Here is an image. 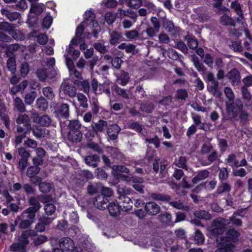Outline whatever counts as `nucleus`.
<instances>
[{
    "label": "nucleus",
    "mask_w": 252,
    "mask_h": 252,
    "mask_svg": "<svg viewBox=\"0 0 252 252\" xmlns=\"http://www.w3.org/2000/svg\"><path fill=\"white\" fill-rule=\"evenodd\" d=\"M36 107L38 109L44 110L47 108V103L43 97L38 98L36 101Z\"/></svg>",
    "instance_id": "obj_36"
},
{
    "label": "nucleus",
    "mask_w": 252,
    "mask_h": 252,
    "mask_svg": "<svg viewBox=\"0 0 252 252\" xmlns=\"http://www.w3.org/2000/svg\"><path fill=\"white\" fill-rule=\"evenodd\" d=\"M99 160V157L96 155L88 156L85 158L86 163L89 166L93 167H95L97 166V162Z\"/></svg>",
    "instance_id": "obj_22"
},
{
    "label": "nucleus",
    "mask_w": 252,
    "mask_h": 252,
    "mask_svg": "<svg viewBox=\"0 0 252 252\" xmlns=\"http://www.w3.org/2000/svg\"><path fill=\"white\" fill-rule=\"evenodd\" d=\"M0 12L2 15H5L6 17L11 21L17 20L21 17L20 14L18 12H11L6 8L1 9Z\"/></svg>",
    "instance_id": "obj_19"
},
{
    "label": "nucleus",
    "mask_w": 252,
    "mask_h": 252,
    "mask_svg": "<svg viewBox=\"0 0 252 252\" xmlns=\"http://www.w3.org/2000/svg\"><path fill=\"white\" fill-rule=\"evenodd\" d=\"M82 137V134L80 130L69 131L68 134V139L74 142L80 141Z\"/></svg>",
    "instance_id": "obj_21"
},
{
    "label": "nucleus",
    "mask_w": 252,
    "mask_h": 252,
    "mask_svg": "<svg viewBox=\"0 0 252 252\" xmlns=\"http://www.w3.org/2000/svg\"><path fill=\"white\" fill-rule=\"evenodd\" d=\"M109 212L111 216H116L119 213L121 207L120 205L118 204L117 200L116 202H113L108 205Z\"/></svg>",
    "instance_id": "obj_17"
},
{
    "label": "nucleus",
    "mask_w": 252,
    "mask_h": 252,
    "mask_svg": "<svg viewBox=\"0 0 252 252\" xmlns=\"http://www.w3.org/2000/svg\"><path fill=\"white\" fill-rule=\"evenodd\" d=\"M47 241V238L44 235L34 236L33 242L36 245H39Z\"/></svg>",
    "instance_id": "obj_60"
},
{
    "label": "nucleus",
    "mask_w": 252,
    "mask_h": 252,
    "mask_svg": "<svg viewBox=\"0 0 252 252\" xmlns=\"http://www.w3.org/2000/svg\"><path fill=\"white\" fill-rule=\"evenodd\" d=\"M231 7L237 13V14L242 17V12L241 10V6L236 1H232L231 4Z\"/></svg>",
    "instance_id": "obj_51"
},
{
    "label": "nucleus",
    "mask_w": 252,
    "mask_h": 252,
    "mask_svg": "<svg viewBox=\"0 0 252 252\" xmlns=\"http://www.w3.org/2000/svg\"><path fill=\"white\" fill-rule=\"evenodd\" d=\"M117 192L119 194L117 201L118 204L121 207V210L125 212L131 210L132 207V202L129 197L125 195V194L128 193V190L119 188L118 189Z\"/></svg>",
    "instance_id": "obj_6"
},
{
    "label": "nucleus",
    "mask_w": 252,
    "mask_h": 252,
    "mask_svg": "<svg viewBox=\"0 0 252 252\" xmlns=\"http://www.w3.org/2000/svg\"><path fill=\"white\" fill-rule=\"evenodd\" d=\"M193 62L196 68L198 71H202L203 72H205L206 70L205 67L203 66L202 63L199 62L197 57H194L193 58Z\"/></svg>",
    "instance_id": "obj_49"
},
{
    "label": "nucleus",
    "mask_w": 252,
    "mask_h": 252,
    "mask_svg": "<svg viewBox=\"0 0 252 252\" xmlns=\"http://www.w3.org/2000/svg\"><path fill=\"white\" fill-rule=\"evenodd\" d=\"M30 70L29 65L28 63H24L21 64L20 68V73L22 77H26Z\"/></svg>",
    "instance_id": "obj_50"
},
{
    "label": "nucleus",
    "mask_w": 252,
    "mask_h": 252,
    "mask_svg": "<svg viewBox=\"0 0 252 252\" xmlns=\"http://www.w3.org/2000/svg\"><path fill=\"white\" fill-rule=\"evenodd\" d=\"M69 131H77L80 130L81 127V124L79 121L74 120L70 121L69 124Z\"/></svg>",
    "instance_id": "obj_44"
},
{
    "label": "nucleus",
    "mask_w": 252,
    "mask_h": 252,
    "mask_svg": "<svg viewBox=\"0 0 252 252\" xmlns=\"http://www.w3.org/2000/svg\"><path fill=\"white\" fill-rule=\"evenodd\" d=\"M24 145L27 147L34 149L37 147V143L34 140L28 139L25 141Z\"/></svg>",
    "instance_id": "obj_61"
},
{
    "label": "nucleus",
    "mask_w": 252,
    "mask_h": 252,
    "mask_svg": "<svg viewBox=\"0 0 252 252\" xmlns=\"http://www.w3.org/2000/svg\"><path fill=\"white\" fill-rule=\"evenodd\" d=\"M128 80L129 76L128 73L125 72H122L120 76L117 79V82L119 84L122 86H125L127 83Z\"/></svg>",
    "instance_id": "obj_34"
},
{
    "label": "nucleus",
    "mask_w": 252,
    "mask_h": 252,
    "mask_svg": "<svg viewBox=\"0 0 252 252\" xmlns=\"http://www.w3.org/2000/svg\"><path fill=\"white\" fill-rule=\"evenodd\" d=\"M53 22V18L50 15L45 16L43 20V26L44 28L48 29L50 27Z\"/></svg>",
    "instance_id": "obj_55"
},
{
    "label": "nucleus",
    "mask_w": 252,
    "mask_h": 252,
    "mask_svg": "<svg viewBox=\"0 0 252 252\" xmlns=\"http://www.w3.org/2000/svg\"><path fill=\"white\" fill-rule=\"evenodd\" d=\"M29 121L30 118L27 114L19 115L16 119V122L17 124H26L28 128L30 126V125L29 124Z\"/></svg>",
    "instance_id": "obj_33"
},
{
    "label": "nucleus",
    "mask_w": 252,
    "mask_h": 252,
    "mask_svg": "<svg viewBox=\"0 0 252 252\" xmlns=\"http://www.w3.org/2000/svg\"><path fill=\"white\" fill-rule=\"evenodd\" d=\"M14 104L16 109L21 112H23L25 111L26 108L24 103L21 99L19 97H16L14 99Z\"/></svg>",
    "instance_id": "obj_38"
},
{
    "label": "nucleus",
    "mask_w": 252,
    "mask_h": 252,
    "mask_svg": "<svg viewBox=\"0 0 252 252\" xmlns=\"http://www.w3.org/2000/svg\"><path fill=\"white\" fill-rule=\"evenodd\" d=\"M85 28L87 31L92 30L94 36L100 31V28L98 23L95 20V15L91 11H87L84 15V21L77 27L76 30L75 36L71 40V43L75 46L78 45L79 39L83 32Z\"/></svg>",
    "instance_id": "obj_1"
},
{
    "label": "nucleus",
    "mask_w": 252,
    "mask_h": 252,
    "mask_svg": "<svg viewBox=\"0 0 252 252\" xmlns=\"http://www.w3.org/2000/svg\"><path fill=\"white\" fill-rule=\"evenodd\" d=\"M74 84L77 86L79 89L83 90L85 93H87L89 92L90 85L87 80H84L82 82H80L79 80H75Z\"/></svg>",
    "instance_id": "obj_29"
},
{
    "label": "nucleus",
    "mask_w": 252,
    "mask_h": 252,
    "mask_svg": "<svg viewBox=\"0 0 252 252\" xmlns=\"http://www.w3.org/2000/svg\"><path fill=\"white\" fill-rule=\"evenodd\" d=\"M122 180L127 182H132L133 185V188L137 191L143 193L144 192V186L142 185L143 183V179L133 176L131 175H123L121 176Z\"/></svg>",
    "instance_id": "obj_7"
},
{
    "label": "nucleus",
    "mask_w": 252,
    "mask_h": 252,
    "mask_svg": "<svg viewBox=\"0 0 252 252\" xmlns=\"http://www.w3.org/2000/svg\"><path fill=\"white\" fill-rule=\"evenodd\" d=\"M209 175V172L206 170L199 171L197 175L192 179V182L197 184L199 182L206 179Z\"/></svg>",
    "instance_id": "obj_25"
},
{
    "label": "nucleus",
    "mask_w": 252,
    "mask_h": 252,
    "mask_svg": "<svg viewBox=\"0 0 252 252\" xmlns=\"http://www.w3.org/2000/svg\"><path fill=\"white\" fill-rule=\"evenodd\" d=\"M18 153L21 158H28L30 157V154L24 148H20L18 149Z\"/></svg>",
    "instance_id": "obj_62"
},
{
    "label": "nucleus",
    "mask_w": 252,
    "mask_h": 252,
    "mask_svg": "<svg viewBox=\"0 0 252 252\" xmlns=\"http://www.w3.org/2000/svg\"><path fill=\"white\" fill-rule=\"evenodd\" d=\"M112 169V172L115 176H118L120 173H127L129 172L128 168L123 165H114Z\"/></svg>",
    "instance_id": "obj_28"
},
{
    "label": "nucleus",
    "mask_w": 252,
    "mask_h": 252,
    "mask_svg": "<svg viewBox=\"0 0 252 252\" xmlns=\"http://www.w3.org/2000/svg\"><path fill=\"white\" fill-rule=\"evenodd\" d=\"M31 118L34 123H38L43 126H48L51 123L50 117L46 115L39 117L37 114L33 113Z\"/></svg>",
    "instance_id": "obj_9"
},
{
    "label": "nucleus",
    "mask_w": 252,
    "mask_h": 252,
    "mask_svg": "<svg viewBox=\"0 0 252 252\" xmlns=\"http://www.w3.org/2000/svg\"><path fill=\"white\" fill-rule=\"evenodd\" d=\"M227 77L231 81V83L233 86H236L240 82V74L238 70L236 69H232L227 74Z\"/></svg>",
    "instance_id": "obj_11"
},
{
    "label": "nucleus",
    "mask_w": 252,
    "mask_h": 252,
    "mask_svg": "<svg viewBox=\"0 0 252 252\" xmlns=\"http://www.w3.org/2000/svg\"><path fill=\"white\" fill-rule=\"evenodd\" d=\"M39 190L42 192H47L51 189V185L49 183L41 182L39 185Z\"/></svg>",
    "instance_id": "obj_46"
},
{
    "label": "nucleus",
    "mask_w": 252,
    "mask_h": 252,
    "mask_svg": "<svg viewBox=\"0 0 252 252\" xmlns=\"http://www.w3.org/2000/svg\"><path fill=\"white\" fill-rule=\"evenodd\" d=\"M80 105L84 108L88 107L87 99L85 95L82 94H78L76 96Z\"/></svg>",
    "instance_id": "obj_41"
},
{
    "label": "nucleus",
    "mask_w": 252,
    "mask_h": 252,
    "mask_svg": "<svg viewBox=\"0 0 252 252\" xmlns=\"http://www.w3.org/2000/svg\"><path fill=\"white\" fill-rule=\"evenodd\" d=\"M35 152L37 157L32 158L33 163L34 165H41L43 163V157L45 156V151L42 148H38L36 149Z\"/></svg>",
    "instance_id": "obj_12"
},
{
    "label": "nucleus",
    "mask_w": 252,
    "mask_h": 252,
    "mask_svg": "<svg viewBox=\"0 0 252 252\" xmlns=\"http://www.w3.org/2000/svg\"><path fill=\"white\" fill-rule=\"evenodd\" d=\"M44 8V5L42 3L32 4L30 12L36 15L41 14Z\"/></svg>",
    "instance_id": "obj_27"
},
{
    "label": "nucleus",
    "mask_w": 252,
    "mask_h": 252,
    "mask_svg": "<svg viewBox=\"0 0 252 252\" xmlns=\"http://www.w3.org/2000/svg\"><path fill=\"white\" fill-rule=\"evenodd\" d=\"M55 218H48L44 217L42 222L37 223L35 227V229L39 232H43L45 230V225L50 224L54 220Z\"/></svg>",
    "instance_id": "obj_16"
},
{
    "label": "nucleus",
    "mask_w": 252,
    "mask_h": 252,
    "mask_svg": "<svg viewBox=\"0 0 252 252\" xmlns=\"http://www.w3.org/2000/svg\"><path fill=\"white\" fill-rule=\"evenodd\" d=\"M63 92L64 94H67L70 97H74L76 94V90L75 88L71 85L69 84L64 81L62 83L61 93Z\"/></svg>",
    "instance_id": "obj_10"
},
{
    "label": "nucleus",
    "mask_w": 252,
    "mask_h": 252,
    "mask_svg": "<svg viewBox=\"0 0 252 252\" xmlns=\"http://www.w3.org/2000/svg\"><path fill=\"white\" fill-rule=\"evenodd\" d=\"M7 67L12 74L15 73L16 64L15 60L14 58H9L7 61Z\"/></svg>",
    "instance_id": "obj_30"
},
{
    "label": "nucleus",
    "mask_w": 252,
    "mask_h": 252,
    "mask_svg": "<svg viewBox=\"0 0 252 252\" xmlns=\"http://www.w3.org/2000/svg\"><path fill=\"white\" fill-rule=\"evenodd\" d=\"M170 204L174 207L179 209H184L187 210L189 208L187 206H184L183 203L180 201L170 202Z\"/></svg>",
    "instance_id": "obj_59"
},
{
    "label": "nucleus",
    "mask_w": 252,
    "mask_h": 252,
    "mask_svg": "<svg viewBox=\"0 0 252 252\" xmlns=\"http://www.w3.org/2000/svg\"><path fill=\"white\" fill-rule=\"evenodd\" d=\"M125 35L128 39L133 40L138 36L139 33L137 31L133 30L126 32Z\"/></svg>",
    "instance_id": "obj_47"
},
{
    "label": "nucleus",
    "mask_w": 252,
    "mask_h": 252,
    "mask_svg": "<svg viewBox=\"0 0 252 252\" xmlns=\"http://www.w3.org/2000/svg\"><path fill=\"white\" fill-rule=\"evenodd\" d=\"M56 210L55 206L52 203H47L44 206L45 214L48 216L53 215Z\"/></svg>",
    "instance_id": "obj_39"
},
{
    "label": "nucleus",
    "mask_w": 252,
    "mask_h": 252,
    "mask_svg": "<svg viewBox=\"0 0 252 252\" xmlns=\"http://www.w3.org/2000/svg\"><path fill=\"white\" fill-rule=\"evenodd\" d=\"M37 75L41 81H44L47 77L52 78L49 74H47L46 70L44 68L39 69L37 72Z\"/></svg>",
    "instance_id": "obj_35"
},
{
    "label": "nucleus",
    "mask_w": 252,
    "mask_h": 252,
    "mask_svg": "<svg viewBox=\"0 0 252 252\" xmlns=\"http://www.w3.org/2000/svg\"><path fill=\"white\" fill-rule=\"evenodd\" d=\"M242 108V104L240 101H238L237 104L232 103L230 104L227 103V111L229 113H232L233 116L235 117L237 113L241 110Z\"/></svg>",
    "instance_id": "obj_14"
},
{
    "label": "nucleus",
    "mask_w": 252,
    "mask_h": 252,
    "mask_svg": "<svg viewBox=\"0 0 252 252\" xmlns=\"http://www.w3.org/2000/svg\"><path fill=\"white\" fill-rule=\"evenodd\" d=\"M116 19V14L112 12H107L105 15V20L108 24L113 23Z\"/></svg>",
    "instance_id": "obj_54"
},
{
    "label": "nucleus",
    "mask_w": 252,
    "mask_h": 252,
    "mask_svg": "<svg viewBox=\"0 0 252 252\" xmlns=\"http://www.w3.org/2000/svg\"><path fill=\"white\" fill-rule=\"evenodd\" d=\"M142 4V0H129L127 2V5L129 7L137 8Z\"/></svg>",
    "instance_id": "obj_57"
},
{
    "label": "nucleus",
    "mask_w": 252,
    "mask_h": 252,
    "mask_svg": "<svg viewBox=\"0 0 252 252\" xmlns=\"http://www.w3.org/2000/svg\"><path fill=\"white\" fill-rule=\"evenodd\" d=\"M93 201L94 206L98 209L104 210L108 207V198L103 195H96Z\"/></svg>",
    "instance_id": "obj_8"
},
{
    "label": "nucleus",
    "mask_w": 252,
    "mask_h": 252,
    "mask_svg": "<svg viewBox=\"0 0 252 252\" xmlns=\"http://www.w3.org/2000/svg\"><path fill=\"white\" fill-rule=\"evenodd\" d=\"M224 93L226 97L230 100H233L234 98V95L232 89L226 87L224 89Z\"/></svg>",
    "instance_id": "obj_56"
},
{
    "label": "nucleus",
    "mask_w": 252,
    "mask_h": 252,
    "mask_svg": "<svg viewBox=\"0 0 252 252\" xmlns=\"http://www.w3.org/2000/svg\"><path fill=\"white\" fill-rule=\"evenodd\" d=\"M188 96V93L185 90H180L177 92L176 96L180 99H185Z\"/></svg>",
    "instance_id": "obj_63"
},
{
    "label": "nucleus",
    "mask_w": 252,
    "mask_h": 252,
    "mask_svg": "<svg viewBox=\"0 0 252 252\" xmlns=\"http://www.w3.org/2000/svg\"><path fill=\"white\" fill-rule=\"evenodd\" d=\"M71 52L70 50V45H69L65 50V52L64 54V57L65 59V62L66 66L69 69V71L70 70H72L73 68H74V63L72 60L69 57V55L67 53Z\"/></svg>",
    "instance_id": "obj_23"
},
{
    "label": "nucleus",
    "mask_w": 252,
    "mask_h": 252,
    "mask_svg": "<svg viewBox=\"0 0 252 252\" xmlns=\"http://www.w3.org/2000/svg\"><path fill=\"white\" fill-rule=\"evenodd\" d=\"M40 171V168L38 166H31L28 168L27 175L30 178L34 177Z\"/></svg>",
    "instance_id": "obj_31"
},
{
    "label": "nucleus",
    "mask_w": 252,
    "mask_h": 252,
    "mask_svg": "<svg viewBox=\"0 0 252 252\" xmlns=\"http://www.w3.org/2000/svg\"><path fill=\"white\" fill-rule=\"evenodd\" d=\"M35 213L32 211H29L27 209L22 214L21 218L25 219H30L34 220L35 217Z\"/></svg>",
    "instance_id": "obj_43"
},
{
    "label": "nucleus",
    "mask_w": 252,
    "mask_h": 252,
    "mask_svg": "<svg viewBox=\"0 0 252 252\" xmlns=\"http://www.w3.org/2000/svg\"><path fill=\"white\" fill-rule=\"evenodd\" d=\"M121 37V35L119 33L116 32H113L110 34V43L113 45L116 44Z\"/></svg>",
    "instance_id": "obj_48"
},
{
    "label": "nucleus",
    "mask_w": 252,
    "mask_h": 252,
    "mask_svg": "<svg viewBox=\"0 0 252 252\" xmlns=\"http://www.w3.org/2000/svg\"><path fill=\"white\" fill-rule=\"evenodd\" d=\"M20 48V46L18 44H11L6 47V51L10 53H13L14 52L18 51Z\"/></svg>",
    "instance_id": "obj_64"
},
{
    "label": "nucleus",
    "mask_w": 252,
    "mask_h": 252,
    "mask_svg": "<svg viewBox=\"0 0 252 252\" xmlns=\"http://www.w3.org/2000/svg\"><path fill=\"white\" fill-rule=\"evenodd\" d=\"M107 123L106 122L103 120H100L95 124L94 128L97 131L102 132L106 127H107Z\"/></svg>",
    "instance_id": "obj_40"
},
{
    "label": "nucleus",
    "mask_w": 252,
    "mask_h": 252,
    "mask_svg": "<svg viewBox=\"0 0 252 252\" xmlns=\"http://www.w3.org/2000/svg\"><path fill=\"white\" fill-rule=\"evenodd\" d=\"M226 235L227 236L226 238H222L221 236H218L216 238L217 243L219 247H225L226 249H228L226 244H227L228 246L231 245L232 247V252H233L234 245L232 242L239 236L240 234L238 231L232 229L229 230Z\"/></svg>",
    "instance_id": "obj_4"
},
{
    "label": "nucleus",
    "mask_w": 252,
    "mask_h": 252,
    "mask_svg": "<svg viewBox=\"0 0 252 252\" xmlns=\"http://www.w3.org/2000/svg\"><path fill=\"white\" fill-rule=\"evenodd\" d=\"M236 213H234L233 217L229 219L218 218L214 220L212 225L209 228V230L213 234L217 235L222 234L225 229V226L229 224L231 222L232 224L236 226H240L242 224V221L240 219H235V216Z\"/></svg>",
    "instance_id": "obj_2"
},
{
    "label": "nucleus",
    "mask_w": 252,
    "mask_h": 252,
    "mask_svg": "<svg viewBox=\"0 0 252 252\" xmlns=\"http://www.w3.org/2000/svg\"><path fill=\"white\" fill-rule=\"evenodd\" d=\"M120 128L117 125H111L108 127L107 134L111 139L114 140L117 138Z\"/></svg>",
    "instance_id": "obj_15"
},
{
    "label": "nucleus",
    "mask_w": 252,
    "mask_h": 252,
    "mask_svg": "<svg viewBox=\"0 0 252 252\" xmlns=\"http://www.w3.org/2000/svg\"><path fill=\"white\" fill-rule=\"evenodd\" d=\"M37 94L35 92H32L27 94L25 96V103L28 105H30L34 100L36 97Z\"/></svg>",
    "instance_id": "obj_37"
},
{
    "label": "nucleus",
    "mask_w": 252,
    "mask_h": 252,
    "mask_svg": "<svg viewBox=\"0 0 252 252\" xmlns=\"http://www.w3.org/2000/svg\"><path fill=\"white\" fill-rule=\"evenodd\" d=\"M58 117L67 118L69 117V106L67 104H63L60 108L56 111Z\"/></svg>",
    "instance_id": "obj_18"
},
{
    "label": "nucleus",
    "mask_w": 252,
    "mask_h": 252,
    "mask_svg": "<svg viewBox=\"0 0 252 252\" xmlns=\"http://www.w3.org/2000/svg\"><path fill=\"white\" fill-rule=\"evenodd\" d=\"M33 222V220L30 219H25L21 218V221L19 224V226L21 228H26L30 226Z\"/></svg>",
    "instance_id": "obj_52"
},
{
    "label": "nucleus",
    "mask_w": 252,
    "mask_h": 252,
    "mask_svg": "<svg viewBox=\"0 0 252 252\" xmlns=\"http://www.w3.org/2000/svg\"><path fill=\"white\" fill-rule=\"evenodd\" d=\"M145 210L149 215H155L160 211L159 206L153 202L147 203L145 205Z\"/></svg>",
    "instance_id": "obj_13"
},
{
    "label": "nucleus",
    "mask_w": 252,
    "mask_h": 252,
    "mask_svg": "<svg viewBox=\"0 0 252 252\" xmlns=\"http://www.w3.org/2000/svg\"><path fill=\"white\" fill-rule=\"evenodd\" d=\"M44 95L49 99H52L54 97V94L52 89L49 87H45L42 90Z\"/></svg>",
    "instance_id": "obj_45"
},
{
    "label": "nucleus",
    "mask_w": 252,
    "mask_h": 252,
    "mask_svg": "<svg viewBox=\"0 0 252 252\" xmlns=\"http://www.w3.org/2000/svg\"><path fill=\"white\" fill-rule=\"evenodd\" d=\"M35 232L32 230H27L24 232L19 239V242L14 243L10 247L12 251L17 252H25L26 245L28 244L29 238L34 235Z\"/></svg>",
    "instance_id": "obj_3"
},
{
    "label": "nucleus",
    "mask_w": 252,
    "mask_h": 252,
    "mask_svg": "<svg viewBox=\"0 0 252 252\" xmlns=\"http://www.w3.org/2000/svg\"><path fill=\"white\" fill-rule=\"evenodd\" d=\"M29 204L32 207L28 208V211L31 210L36 213L41 207L38 200L35 197H31L29 199Z\"/></svg>",
    "instance_id": "obj_24"
},
{
    "label": "nucleus",
    "mask_w": 252,
    "mask_h": 252,
    "mask_svg": "<svg viewBox=\"0 0 252 252\" xmlns=\"http://www.w3.org/2000/svg\"><path fill=\"white\" fill-rule=\"evenodd\" d=\"M220 23L223 25H234V20L226 13H224L220 18Z\"/></svg>",
    "instance_id": "obj_32"
},
{
    "label": "nucleus",
    "mask_w": 252,
    "mask_h": 252,
    "mask_svg": "<svg viewBox=\"0 0 252 252\" xmlns=\"http://www.w3.org/2000/svg\"><path fill=\"white\" fill-rule=\"evenodd\" d=\"M240 156V155L239 154H231L229 155L226 159L228 165L233 168L239 167V159Z\"/></svg>",
    "instance_id": "obj_20"
},
{
    "label": "nucleus",
    "mask_w": 252,
    "mask_h": 252,
    "mask_svg": "<svg viewBox=\"0 0 252 252\" xmlns=\"http://www.w3.org/2000/svg\"><path fill=\"white\" fill-rule=\"evenodd\" d=\"M60 249H56L53 252H83L80 247H74L73 241L68 238L61 239L59 242Z\"/></svg>",
    "instance_id": "obj_5"
},
{
    "label": "nucleus",
    "mask_w": 252,
    "mask_h": 252,
    "mask_svg": "<svg viewBox=\"0 0 252 252\" xmlns=\"http://www.w3.org/2000/svg\"><path fill=\"white\" fill-rule=\"evenodd\" d=\"M194 215L196 218L204 220H209L211 217L210 214L204 210H196L194 212Z\"/></svg>",
    "instance_id": "obj_26"
},
{
    "label": "nucleus",
    "mask_w": 252,
    "mask_h": 252,
    "mask_svg": "<svg viewBox=\"0 0 252 252\" xmlns=\"http://www.w3.org/2000/svg\"><path fill=\"white\" fill-rule=\"evenodd\" d=\"M175 164L177 166L182 168H186V159L185 157H181L176 160Z\"/></svg>",
    "instance_id": "obj_53"
},
{
    "label": "nucleus",
    "mask_w": 252,
    "mask_h": 252,
    "mask_svg": "<svg viewBox=\"0 0 252 252\" xmlns=\"http://www.w3.org/2000/svg\"><path fill=\"white\" fill-rule=\"evenodd\" d=\"M188 45L190 48L193 49L197 47L198 42L195 38L189 37L188 38Z\"/></svg>",
    "instance_id": "obj_58"
},
{
    "label": "nucleus",
    "mask_w": 252,
    "mask_h": 252,
    "mask_svg": "<svg viewBox=\"0 0 252 252\" xmlns=\"http://www.w3.org/2000/svg\"><path fill=\"white\" fill-rule=\"evenodd\" d=\"M194 241L197 244H201L204 241V236L202 233L199 230H196L195 232Z\"/></svg>",
    "instance_id": "obj_42"
}]
</instances>
